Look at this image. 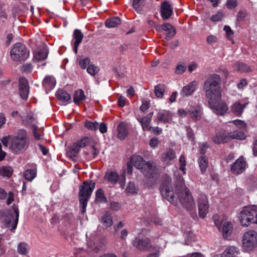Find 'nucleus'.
Segmentation results:
<instances>
[{"label": "nucleus", "mask_w": 257, "mask_h": 257, "mask_svg": "<svg viewBox=\"0 0 257 257\" xmlns=\"http://www.w3.org/2000/svg\"><path fill=\"white\" fill-rule=\"evenodd\" d=\"M56 84V80L52 76H46L43 81V85L49 89H53Z\"/></svg>", "instance_id": "30"}, {"label": "nucleus", "mask_w": 257, "mask_h": 257, "mask_svg": "<svg viewBox=\"0 0 257 257\" xmlns=\"http://www.w3.org/2000/svg\"><path fill=\"white\" fill-rule=\"evenodd\" d=\"M228 136L229 141L231 139L243 140L246 137L243 131L237 130L228 133Z\"/></svg>", "instance_id": "28"}, {"label": "nucleus", "mask_w": 257, "mask_h": 257, "mask_svg": "<svg viewBox=\"0 0 257 257\" xmlns=\"http://www.w3.org/2000/svg\"><path fill=\"white\" fill-rule=\"evenodd\" d=\"M121 24V20L118 17H112L107 19L105 22V25L107 28H112L116 27Z\"/></svg>", "instance_id": "32"}, {"label": "nucleus", "mask_w": 257, "mask_h": 257, "mask_svg": "<svg viewBox=\"0 0 257 257\" xmlns=\"http://www.w3.org/2000/svg\"><path fill=\"white\" fill-rule=\"evenodd\" d=\"M12 208L14 210V213H8L4 219V224L7 227H12L11 230L13 231L17 228V226L19 221V210L18 207L13 204L12 205Z\"/></svg>", "instance_id": "8"}, {"label": "nucleus", "mask_w": 257, "mask_h": 257, "mask_svg": "<svg viewBox=\"0 0 257 257\" xmlns=\"http://www.w3.org/2000/svg\"><path fill=\"white\" fill-rule=\"evenodd\" d=\"M89 143V139L88 138H84L78 141L76 144L73 146L72 150L75 152H77L81 148L86 147Z\"/></svg>", "instance_id": "33"}, {"label": "nucleus", "mask_w": 257, "mask_h": 257, "mask_svg": "<svg viewBox=\"0 0 257 257\" xmlns=\"http://www.w3.org/2000/svg\"><path fill=\"white\" fill-rule=\"evenodd\" d=\"M176 158V153L172 149L168 150L162 156V161L166 164L170 163Z\"/></svg>", "instance_id": "26"}, {"label": "nucleus", "mask_w": 257, "mask_h": 257, "mask_svg": "<svg viewBox=\"0 0 257 257\" xmlns=\"http://www.w3.org/2000/svg\"><path fill=\"white\" fill-rule=\"evenodd\" d=\"M150 101L145 99L142 100V104L140 107V110L143 112H145L150 107Z\"/></svg>", "instance_id": "56"}, {"label": "nucleus", "mask_w": 257, "mask_h": 257, "mask_svg": "<svg viewBox=\"0 0 257 257\" xmlns=\"http://www.w3.org/2000/svg\"><path fill=\"white\" fill-rule=\"evenodd\" d=\"M85 98L86 96L82 89H78L75 91L73 102L75 104H78L80 102L85 100Z\"/></svg>", "instance_id": "34"}, {"label": "nucleus", "mask_w": 257, "mask_h": 257, "mask_svg": "<svg viewBox=\"0 0 257 257\" xmlns=\"http://www.w3.org/2000/svg\"><path fill=\"white\" fill-rule=\"evenodd\" d=\"M146 0H134L133 2V7L137 10H141L145 5Z\"/></svg>", "instance_id": "49"}, {"label": "nucleus", "mask_w": 257, "mask_h": 257, "mask_svg": "<svg viewBox=\"0 0 257 257\" xmlns=\"http://www.w3.org/2000/svg\"><path fill=\"white\" fill-rule=\"evenodd\" d=\"M18 252L21 254H26L28 253L29 245L25 242H21L18 246Z\"/></svg>", "instance_id": "41"}, {"label": "nucleus", "mask_w": 257, "mask_h": 257, "mask_svg": "<svg viewBox=\"0 0 257 257\" xmlns=\"http://www.w3.org/2000/svg\"><path fill=\"white\" fill-rule=\"evenodd\" d=\"M176 30L174 28L172 29L171 31H168L166 34V39L167 40L171 39L176 34Z\"/></svg>", "instance_id": "60"}, {"label": "nucleus", "mask_w": 257, "mask_h": 257, "mask_svg": "<svg viewBox=\"0 0 257 257\" xmlns=\"http://www.w3.org/2000/svg\"><path fill=\"white\" fill-rule=\"evenodd\" d=\"M13 170L9 167H3L0 169V174L3 177H10L12 174Z\"/></svg>", "instance_id": "43"}, {"label": "nucleus", "mask_w": 257, "mask_h": 257, "mask_svg": "<svg viewBox=\"0 0 257 257\" xmlns=\"http://www.w3.org/2000/svg\"><path fill=\"white\" fill-rule=\"evenodd\" d=\"M90 62V59L88 57H86L80 60L79 61V64L82 69H84L86 68H87V66L89 64Z\"/></svg>", "instance_id": "54"}, {"label": "nucleus", "mask_w": 257, "mask_h": 257, "mask_svg": "<svg viewBox=\"0 0 257 257\" xmlns=\"http://www.w3.org/2000/svg\"><path fill=\"white\" fill-rule=\"evenodd\" d=\"M187 136L189 140L193 142L194 140V135L193 132L190 126L186 127Z\"/></svg>", "instance_id": "57"}, {"label": "nucleus", "mask_w": 257, "mask_h": 257, "mask_svg": "<svg viewBox=\"0 0 257 257\" xmlns=\"http://www.w3.org/2000/svg\"><path fill=\"white\" fill-rule=\"evenodd\" d=\"M221 78L219 75L214 73L208 76L203 86V89L208 101L211 99H221Z\"/></svg>", "instance_id": "1"}, {"label": "nucleus", "mask_w": 257, "mask_h": 257, "mask_svg": "<svg viewBox=\"0 0 257 257\" xmlns=\"http://www.w3.org/2000/svg\"><path fill=\"white\" fill-rule=\"evenodd\" d=\"M186 66L182 63H179L176 66L175 73L177 74H182L185 72Z\"/></svg>", "instance_id": "48"}, {"label": "nucleus", "mask_w": 257, "mask_h": 257, "mask_svg": "<svg viewBox=\"0 0 257 257\" xmlns=\"http://www.w3.org/2000/svg\"><path fill=\"white\" fill-rule=\"evenodd\" d=\"M175 192L180 202L186 209L191 210L195 208L193 197L186 187L182 177H179L176 181Z\"/></svg>", "instance_id": "2"}, {"label": "nucleus", "mask_w": 257, "mask_h": 257, "mask_svg": "<svg viewBox=\"0 0 257 257\" xmlns=\"http://www.w3.org/2000/svg\"><path fill=\"white\" fill-rule=\"evenodd\" d=\"M56 96L58 100L64 102H67L71 98L70 94L63 90H58L57 92Z\"/></svg>", "instance_id": "37"}, {"label": "nucleus", "mask_w": 257, "mask_h": 257, "mask_svg": "<svg viewBox=\"0 0 257 257\" xmlns=\"http://www.w3.org/2000/svg\"><path fill=\"white\" fill-rule=\"evenodd\" d=\"M128 131L127 126L123 122H120L117 126V138L120 140H124L128 135Z\"/></svg>", "instance_id": "25"}, {"label": "nucleus", "mask_w": 257, "mask_h": 257, "mask_svg": "<svg viewBox=\"0 0 257 257\" xmlns=\"http://www.w3.org/2000/svg\"><path fill=\"white\" fill-rule=\"evenodd\" d=\"M223 17L224 13L221 10H219L216 14L212 16L210 19L211 21L215 22L221 21Z\"/></svg>", "instance_id": "45"}, {"label": "nucleus", "mask_w": 257, "mask_h": 257, "mask_svg": "<svg viewBox=\"0 0 257 257\" xmlns=\"http://www.w3.org/2000/svg\"><path fill=\"white\" fill-rule=\"evenodd\" d=\"M27 132L23 129L18 130L17 136L12 137L10 148L15 153H18L23 150L27 142Z\"/></svg>", "instance_id": "5"}, {"label": "nucleus", "mask_w": 257, "mask_h": 257, "mask_svg": "<svg viewBox=\"0 0 257 257\" xmlns=\"http://www.w3.org/2000/svg\"><path fill=\"white\" fill-rule=\"evenodd\" d=\"M220 99H211L208 101V103L213 111L217 115H223L228 110V107L227 103Z\"/></svg>", "instance_id": "11"}, {"label": "nucleus", "mask_w": 257, "mask_h": 257, "mask_svg": "<svg viewBox=\"0 0 257 257\" xmlns=\"http://www.w3.org/2000/svg\"><path fill=\"white\" fill-rule=\"evenodd\" d=\"M217 38L214 35H209L206 38V41L209 44H212L217 41Z\"/></svg>", "instance_id": "62"}, {"label": "nucleus", "mask_w": 257, "mask_h": 257, "mask_svg": "<svg viewBox=\"0 0 257 257\" xmlns=\"http://www.w3.org/2000/svg\"><path fill=\"white\" fill-rule=\"evenodd\" d=\"M179 164H180V168L179 170L182 171L183 173V174H185V166H186V160L185 158L183 155H181L179 159Z\"/></svg>", "instance_id": "52"}, {"label": "nucleus", "mask_w": 257, "mask_h": 257, "mask_svg": "<svg viewBox=\"0 0 257 257\" xmlns=\"http://www.w3.org/2000/svg\"><path fill=\"white\" fill-rule=\"evenodd\" d=\"M214 223L222 233L224 238H227L232 233L233 225L230 222H223L218 215L213 217Z\"/></svg>", "instance_id": "9"}, {"label": "nucleus", "mask_w": 257, "mask_h": 257, "mask_svg": "<svg viewBox=\"0 0 257 257\" xmlns=\"http://www.w3.org/2000/svg\"><path fill=\"white\" fill-rule=\"evenodd\" d=\"M125 192L127 194H137V189L135 184L133 182H130L125 189Z\"/></svg>", "instance_id": "44"}, {"label": "nucleus", "mask_w": 257, "mask_h": 257, "mask_svg": "<svg viewBox=\"0 0 257 257\" xmlns=\"http://www.w3.org/2000/svg\"><path fill=\"white\" fill-rule=\"evenodd\" d=\"M247 85V81L246 79H242L240 80L239 82L237 84V88L239 89H242Z\"/></svg>", "instance_id": "63"}, {"label": "nucleus", "mask_w": 257, "mask_h": 257, "mask_svg": "<svg viewBox=\"0 0 257 257\" xmlns=\"http://www.w3.org/2000/svg\"><path fill=\"white\" fill-rule=\"evenodd\" d=\"M104 178L111 184H115L119 179V176L115 172L107 171L105 173Z\"/></svg>", "instance_id": "27"}, {"label": "nucleus", "mask_w": 257, "mask_h": 257, "mask_svg": "<svg viewBox=\"0 0 257 257\" xmlns=\"http://www.w3.org/2000/svg\"><path fill=\"white\" fill-rule=\"evenodd\" d=\"M240 224L248 226L251 222L257 224V206L244 207L239 214Z\"/></svg>", "instance_id": "4"}, {"label": "nucleus", "mask_w": 257, "mask_h": 257, "mask_svg": "<svg viewBox=\"0 0 257 257\" xmlns=\"http://www.w3.org/2000/svg\"><path fill=\"white\" fill-rule=\"evenodd\" d=\"M84 37L83 34L81 31L78 29L74 30L73 34V38L75 40L74 42V51L75 54L77 53L78 47L81 43L82 40Z\"/></svg>", "instance_id": "22"}, {"label": "nucleus", "mask_w": 257, "mask_h": 257, "mask_svg": "<svg viewBox=\"0 0 257 257\" xmlns=\"http://www.w3.org/2000/svg\"><path fill=\"white\" fill-rule=\"evenodd\" d=\"M161 16L163 20L169 19L173 14V7L171 4L167 1H164L160 8Z\"/></svg>", "instance_id": "18"}, {"label": "nucleus", "mask_w": 257, "mask_h": 257, "mask_svg": "<svg viewBox=\"0 0 257 257\" xmlns=\"http://www.w3.org/2000/svg\"><path fill=\"white\" fill-rule=\"evenodd\" d=\"M19 92L23 99H27L29 93V82L26 78L21 77L19 80Z\"/></svg>", "instance_id": "16"}, {"label": "nucleus", "mask_w": 257, "mask_h": 257, "mask_svg": "<svg viewBox=\"0 0 257 257\" xmlns=\"http://www.w3.org/2000/svg\"><path fill=\"white\" fill-rule=\"evenodd\" d=\"M238 2L237 0H227L226 2V6L229 10H233L235 9L238 5Z\"/></svg>", "instance_id": "51"}, {"label": "nucleus", "mask_w": 257, "mask_h": 257, "mask_svg": "<svg viewBox=\"0 0 257 257\" xmlns=\"http://www.w3.org/2000/svg\"><path fill=\"white\" fill-rule=\"evenodd\" d=\"M130 161L136 168L141 170L146 177L152 179L153 181L158 178V171L152 162H146L142 157L138 155L132 156Z\"/></svg>", "instance_id": "3"}, {"label": "nucleus", "mask_w": 257, "mask_h": 257, "mask_svg": "<svg viewBox=\"0 0 257 257\" xmlns=\"http://www.w3.org/2000/svg\"><path fill=\"white\" fill-rule=\"evenodd\" d=\"M199 145V152L202 155H204L207 152V150L210 147L207 142L200 143Z\"/></svg>", "instance_id": "46"}, {"label": "nucleus", "mask_w": 257, "mask_h": 257, "mask_svg": "<svg viewBox=\"0 0 257 257\" xmlns=\"http://www.w3.org/2000/svg\"><path fill=\"white\" fill-rule=\"evenodd\" d=\"M101 222L106 227H109L112 225L113 221L112 216L108 212H105L102 216L101 219Z\"/></svg>", "instance_id": "35"}, {"label": "nucleus", "mask_w": 257, "mask_h": 257, "mask_svg": "<svg viewBox=\"0 0 257 257\" xmlns=\"http://www.w3.org/2000/svg\"><path fill=\"white\" fill-rule=\"evenodd\" d=\"M48 56V51L47 48L43 47L38 49L34 53V57L38 61L44 60Z\"/></svg>", "instance_id": "24"}, {"label": "nucleus", "mask_w": 257, "mask_h": 257, "mask_svg": "<svg viewBox=\"0 0 257 257\" xmlns=\"http://www.w3.org/2000/svg\"><path fill=\"white\" fill-rule=\"evenodd\" d=\"M232 122L239 128H243L245 127V123L244 121L239 119H235L232 121Z\"/></svg>", "instance_id": "61"}, {"label": "nucleus", "mask_w": 257, "mask_h": 257, "mask_svg": "<svg viewBox=\"0 0 257 257\" xmlns=\"http://www.w3.org/2000/svg\"><path fill=\"white\" fill-rule=\"evenodd\" d=\"M172 113L168 110H163L157 113V118L161 122L167 123L170 121L172 118Z\"/></svg>", "instance_id": "23"}, {"label": "nucleus", "mask_w": 257, "mask_h": 257, "mask_svg": "<svg viewBox=\"0 0 257 257\" xmlns=\"http://www.w3.org/2000/svg\"><path fill=\"white\" fill-rule=\"evenodd\" d=\"M233 68L235 71L241 73L249 72L252 71L251 68L248 65L239 62L234 64Z\"/></svg>", "instance_id": "29"}, {"label": "nucleus", "mask_w": 257, "mask_h": 257, "mask_svg": "<svg viewBox=\"0 0 257 257\" xmlns=\"http://www.w3.org/2000/svg\"><path fill=\"white\" fill-rule=\"evenodd\" d=\"M29 56V52L26 46L21 43H16L11 51V56L13 61L26 60Z\"/></svg>", "instance_id": "6"}, {"label": "nucleus", "mask_w": 257, "mask_h": 257, "mask_svg": "<svg viewBox=\"0 0 257 257\" xmlns=\"http://www.w3.org/2000/svg\"><path fill=\"white\" fill-rule=\"evenodd\" d=\"M151 121L150 117H143V119H142L141 124L143 131H149L151 130L152 127L150 126Z\"/></svg>", "instance_id": "40"}, {"label": "nucleus", "mask_w": 257, "mask_h": 257, "mask_svg": "<svg viewBox=\"0 0 257 257\" xmlns=\"http://www.w3.org/2000/svg\"><path fill=\"white\" fill-rule=\"evenodd\" d=\"M198 206L199 216L204 218L208 213L209 203L206 195L201 194L198 197Z\"/></svg>", "instance_id": "14"}, {"label": "nucleus", "mask_w": 257, "mask_h": 257, "mask_svg": "<svg viewBox=\"0 0 257 257\" xmlns=\"http://www.w3.org/2000/svg\"><path fill=\"white\" fill-rule=\"evenodd\" d=\"M174 27L169 23H166L165 24L162 25L161 27H157L156 28V30L158 31H160L161 29L163 30L164 31L168 32L169 31H171L172 29Z\"/></svg>", "instance_id": "55"}, {"label": "nucleus", "mask_w": 257, "mask_h": 257, "mask_svg": "<svg viewBox=\"0 0 257 257\" xmlns=\"http://www.w3.org/2000/svg\"><path fill=\"white\" fill-rule=\"evenodd\" d=\"M190 117L196 120H199L202 114V108L200 106H190L187 108Z\"/></svg>", "instance_id": "21"}, {"label": "nucleus", "mask_w": 257, "mask_h": 257, "mask_svg": "<svg viewBox=\"0 0 257 257\" xmlns=\"http://www.w3.org/2000/svg\"><path fill=\"white\" fill-rule=\"evenodd\" d=\"M32 69V65L30 63H26L22 66L21 70L24 72L29 73L31 72Z\"/></svg>", "instance_id": "58"}, {"label": "nucleus", "mask_w": 257, "mask_h": 257, "mask_svg": "<svg viewBox=\"0 0 257 257\" xmlns=\"http://www.w3.org/2000/svg\"><path fill=\"white\" fill-rule=\"evenodd\" d=\"M249 103L247 97L235 101L231 105L230 111L235 115L239 116L242 114L245 108Z\"/></svg>", "instance_id": "13"}, {"label": "nucleus", "mask_w": 257, "mask_h": 257, "mask_svg": "<svg viewBox=\"0 0 257 257\" xmlns=\"http://www.w3.org/2000/svg\"><path fill=\"white\" fill-rule=\"evenodd\" d=\"M98 128L100 132L102 134L105 133L107 130L106 124L104 122H101L100 124H99Z\"/></svg>", "instance_id": "64"}, {"label": "nucleus", "mask_w": 257, "mask_h": 257, "mask_svg": "<svg viewBox=\"0 0 257 257\" xmlns=\"http://www.w3.org/2000/svg\"><path fill=\"white\" fill-rule=\"evenodd\" d=\"M246 162L243 157H240L233 164L231 167V172L235 175L242 173L245 169Z\"/></svg>", "instance_id": "17"}, {"label": "nucleus", "mask_w": 257, "mask_h": 257, "mask_svg": "<svg viewBox=\"0 0 257 257\" xmlns=\"http://www.w3.org/2000/svg\"><path fill=\"white\" fill-rule=\"evenodd\" d=\"M199 166L202 173H204L208 166V161L205 156H202L198 158Z\"/></svg>", "instance_id": "36"}, {"label": "nucleus", "mask_w": 257, "mask_h": 257, "mask_svg": "<svg viewBox=\"0 0 257 257\" xmlns=\"http://www.w3.org/2000/svg\"><path fill=\"white\" fill-rule=\"evenodd\" d=\"M223 30L226 32L227 38L229 40H231L233 39L234 33L230 27L228 26H225Z\"/></svg>", "instance_id": "53"}, {"label": "nucleus", "mask_w": 257, "mask_h": 257, "mask_svg": "<svg viewBox=\"0 0 257 257\" xmlns=\"http://www.w3.org/2000/svg\"><path fill=\"white\" fill-rule=\"evenodd\" d=\"M133 245L141 251H147L152 247L151 240L147 237H136L132 241Z\"/></svg>", "instance_id": "12"}, {"label": "nucleus", "mask_w": 257, "mask_h": 257, "mask_svg": "<svg viewBox=\"0 0 257 257\" xmlns=\"http://www.w3.org/2000/svg\"><path fill=\"white\" fill-rule=\"evenodd\" d=\"M84 126L89 130L95 131L98 128L99 123L97 121L92 122L86 120L84 122Z\"/></svg>", "instance_id": "42"}, {"label": "nucleus", "mask_w": 257, "mask_h": 257, "mask_svg": "<svg viewBox=\"0 0 257 257\" xmlns=\"http://www.w3.org/2000/svg\"><path fill=\"white\" fill-rule=\"evenodd\" d=\"M242 247L246 251H250L257 246V232L248 230L242 236Z\"/></svg>", "instance_id": "7"}, {"label": "nucleus", "mask_w": 257, "mask_h": 257, "mask_svg": "<svg viewBox=\"0 0 257 257\" xmlns=\"http://www.w3.org/2000/svg\"><path fill=\"white\" fill-rule=\"evenodd\" d=\"M165 90V85L162 84H159L155 86L154 93L158 98H161L163 97Z\"/></svg>", "instance_id": "39"}, {"label": "nucleus", "mask_w": 257, "mask_h": 257, "mask_svg": "<svg viewBox=\"0 0 257 257\" xmlns=\"http://www.w3.org/2000/svg\"><path fill=\"white\" fill-rule=\"evenodd\" d=\"M95 187V183L87 180L83 182L79 187V197L80 199L89 200Z\"/></svg>", "instance_id": "10"}, {"label": "nucleus", "mask_w": 257, "mask_h": 257, "mask_svg": "<svg viewBox=\"0 0 257 257\" xmlns=\"http://www.w3.org/2000/svg\"><path fill=\"white\" fill-rule=\"evenodd\" d=\"M98 71V68L94 65H90L87 68V72L92 76H94Z\"/></svg>", "instance_id": "50"}, {"label": "nucleus", "mask_w": 257, "mask_h": 257, "mask_svg": "<svg viewBox=\"0 0 257 257\" xmlns=\"http://www.w3.org/2000/svg\"><path fill=\"white\" fill-rule=\"evenodd\" d=\"M37 175V170L35 169H28L24 173V177L28 181H32Z\"/></svg>", "instance_id": "38"}, {"label": "nucleus", "mask_w": 257, "mask_h": 257, "mask_svg": "<svg viewBox=\"0 0 257 257\" xmlns=\"http://www.w3.org/2000/svg\"><path fill=\"white\" fill-rule=\"evenodd\" d=\"M212 140L214 143L217 144H224L229 141L228 134H227L226 132L223 130L216 132Z\"/></svg>", "instance_id": "19"}, {"label": "nucleus", "mask_w": 257, "mask_h": 257, "mask_svg": "<svg viewBox=\"0 0 257 257\" xmlns=\"http://www.w3.org/2000/svg\"><path fill=\"white\" fill-rule=\"evenodd\" d=\"M88 200L83 199V198H79L80 204L81 205V211L82 213H85L86 211V206L87 205Z\"/></svg>", "instance_id": "59"}, {"label": "nucleus", "mask_w": 257, "mask_h": 257, "mask_svg": "<svg viewBox=\"0 0 257 257\" xmlns=\"http://www.w3.org/2000/svg\"><path fill=\"white\" fill-rule=\"evenodd\" d=\"M197 82L192 81L184 86L180 92V94L183 97L189 96L192 95L196 90Z\"/></svg>", "instance_id": "20"}, {"label": "nucleus", "mask_w": 257, "mask_h": 257, "mask_svg": "<svg viewBox=\"0 0 257 257\" xmlns=\"http://www.w3.org/2000/svg\"><path fill=\"white\" fill-rule=\"evenodd\" d=\"M96 199L99 201L104 202L106 200V198L104 196V192L101 188L98 189L95 193Z\"/></svg>", "instance_id": "47"}, {"label": "nucleus", "mask_w": 257, "mask_h": 257, "mask_svg": "<svg viewBox=\"0 0 257 257\" xmlns=\"http://www.w3.org/2000/svg\"><path fill=\"white\" fill-rule=\"evenodd\" d=\"M223 252L226 257H238L239 250L237 247L231 246L226 248Z\"/></svg>", "instance_id": "31"}, {"label": "nucleus", "mask_w": 257, "mask_h": 257, "mask_svg": "<svg viewBox=\"0 0 257 257\" xmlns=\"http://www.w3.org/2000/svg\"><path fill=\"white\" fill-rule=\"evenodd\" d=\"M162 197L171 203L176 204V198L174 195V192L172 187L167 184H163L161 190Z\"/></svg>", "instance_id": "15"}]
</instances>
